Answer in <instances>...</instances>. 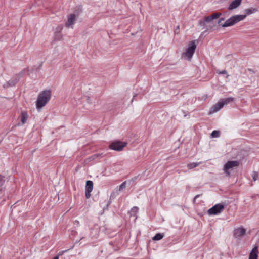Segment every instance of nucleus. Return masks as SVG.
<instances>
[{
  "label": "nucleus",
  "instance_id": "obj_5",
  "mask_svg": "<svg viewBox=\"0 0 259 259\" xmlns=\"http://www.w3.org/2000/svg\"><path fill=\"white\" fill-rule=\"evenodd\" d=\"M225 206L223 204L219 203L214 205L207 211L209 215H218L224 209Z\"/></svg>",
  "mask_w": 259,
  "mask_h": 259
},
{
  "label": "nucleus",
  "instance_id": "obj_11",
  "mask_svg": "<svg viewBox=\"0 0 259 259\" xmlns=\"http://www.w3.org/2000/svg\"><path fill=\"white\" fill-rule=\"evenodd\" d=\"M246 230L243 228H238L234 231V236L235 238H239L244 236L245 234Z\"/></svg>",
  "mask_w": 259,
  "mask_h": 259
},
{
  "label": "nucleus",
  "instance_id": "obj_13",
  "mask_svg": "<svg viewBox=\"0 0 259 259\" xmlns=\"http://www.w3.org/2000/svg\"><path fill=\"white\" fill-rule=\"evenodd\" d=\"M242 2V0H233L230 4L228 9L229 10H232L238 7Z\"/></svg>",
  "mask_w": 259,
  "mask_h": 259
},
{
  "label": "nucleus",
  "instance_id": "obj_9",
  "mask_svg": "<svg viewBox=\"0 0 259 259\" xmlns=\"http://www.w3.org/2000/svg\"><path fill=\"white\" fill-rule=\"evenodd\" d=\"M28 117L29 115L27 112L25 111H22L19 116L21 123H18V125H23L25 124L26 123Z\"/></svg>",
  "mask_w": 259,
  "mask_h": 259
},
{
  "label": "nucleus",
  "instance_id": "obj_25",
  "mask_svg": "<svg viewBox=\"0 0 259 259\" xmlns=\"http://www.w3.org/2000/svg\"><path fill=\"white\" fill-rule=\"evenodd\" d=\"M62 28H63V27H62V26H59V27H58V29H59V31H61V30L62 29Z\"/></svg>",
  "mask_w": 259,
  "mask_h": 259
},
{
  "label": "nucleus",
  "instance_id": "obj_15",
  "mask_svg": "<svg viewBox=\"0 0 259 259\" xmlns=\"http://www.w3.org/2000/svg\"><path fill=\"white\" fill-rule=\"evenodd\" d=\"M139 208L136 206H134L131 208L130 211L128 212L130 216H133L135 217V219L137 218V214L138 212Z\"/></svg>",
  "mask_w": 259,
  "mask_h": 259
},
{
  "label": "nucleus",
  "instance_id": "obj_19",
  "mask_svg": "<svg viewBox=\"0 0 259 259\" xmlns=\"http://www.w3.org/2000/svg\"><path fill=\"white\" fill-rule=\"evenodd\" d=\"M162 239V234L160 233L157 234L153 237L154 240H159Z\"/></svg>",
  "mask_w": 259,
  "mask_h": 259
},
{
  "label": "nucleus",
  "instance_id": "obj_6",
  "mask_svg": "<svg viewBox=\"0 0 259 259\" xmlns=\"http://www.w3.org/2000/svg\"><path fill=\"white\" fill-rule=\"evenodd\" d=\"M127 145L125 142H121L119 141H116L113 142L109 145L110 149L118 151H122L124 147Z\"/></svg>",
  "mask_w": 259,
  "mask_h": 259
},
{
  "label": "nucleus",
  "instance_id": "obj_28",
  "mask_svg": "<svg viewBox=\"0 0 259 259\" xmlns=\"http://www.w3.org/2000/svg\"><path fill=\"white\" fill-rule=\"evenodd\" d=\"M2 179H3V177L0 175V181L2 180Z\"/></svg>",
  "mask_w": 259,
  "mask_h": 259
},
{
  "label": "nucleus",
  "instance_id": "obj_14",
  "mask_svg": "<svg viewBox=\"0 0 259 259\" xmlns=\"http://www.w3.org/2000/svg\"><path fill=\"white\" fill-rule=\"evenodd\" d=\"M258 253L257 247H254L249 254V259H257Z\"/></svg>",
  "mask_w": 259,
  "mask_h": 259
},
{
  "label": "nucleus",
  "instance_id": "obj_20",
  "mask_svg": "<svg viewBox=\"0 0 259 259\" xmlns=\"http://www.w3.org/2000/svg\"><path fill=\"white\" fill-rule=\"evenodd\" d=\"M126 187V181H124V182H123L119 186V189H118V191H122V190H123L124 189H125Z\"/></svg>",
  "mask_w": 259,
  "mask_h": 259
},
{
  "label": "nucleus",
  "instance_id": "obj_2",
  "mask_svg": "<svg viewBox=\"0 0 259 259\" xmlns=\"http://www.w3.org/2000/svg\"><path fill=\"white\" fill-rule=\"evenodd\" d=\"M51 91L50 90H44L40 92L36 102V108L40 109L45 106L50 100Z\"/></svg>",
  "mask_w": 259,
  "mask_h": 259
},
{
  "label": "nucleus",
  "instance_id": "obj_10",
  "mask_svg": "<svg viewBox=\"0 0 259 259\" xmlns=\"http://www.w3.org/2000/svg\"><path fill=\"white\" fill-rule=\"evenodd\" d=\"M76 21V17L74 14H71L68 16L67 21L65 24L67 27L73 28L72 25Z\"/></svg>",
  "mask_w": 259,
  "mask_h": 259
},
{
  "label": "nucleus",
  "instance_id": "obj_1",
  "mask_svg": "<svg viewBox=\"0 0 259 259\" xmlns=\"http://www.w3.org/2000/svg\"><path fill=\"white\" fill-rule=\"evenodd\" d=\"M255 11V9L252 8L247 9L245 10V12H246L245 15H236L231 17L230 18L227 19L225 23L222 25L223 27H227L229 26H233L239 22L240 21L244 20L246 17V15H249L253 13Z\"/></svg>",
  "mask_w": 259,
  "mask_h": 259
},
{
  "label": "nucleus",
  "instance_id": "obj_17",
  "mask_svg": "<svg viewBox=\"0 0 259 259\" xmlns=\"http://www.w3.org/2000/svg\"><path fill=\"white\" fill-rule=\"evenodd\" d=\"M212 138H217L220 136V132L218 131H213L211 134Z\"/></svg>",
  "mask_w": 259,
  "mask_h": 259
},
{
  "label": "nucleus",
  "instance_id": "obj_23",
  "mask_svg": "<svg viewBox=\"0 0 259 259\" xmlns=\"http://www.w3.org/2000/svg\"><path fill=\"white\" fill-rule=\"evenodd\" d=\"M179 26H177V29H176L175 30V32L176 33L178 34V33H179Z\"/></svg>",
  "mask_w": 259,
  "mask_h": 259
},
{
  "label": "nucleus",
  "instance_id": "obj_8",
  "mask_svg": "<svg viewBox=\"0 0 259 259\" xmlns=\"http://www.w3.org/2000/svg\"><path fill=\"white\" fill-rule=\"evenodd\" d=\"M93 189V183L92 181L88 180L86 182L85 195V197L88 199L91 197V192Z\"/></svg>",
  "mask_w": 259,
  "mask_h": 259
},
{
  "label": "nucleus",
  "instance_id": "obj_22",
  "mask_svg": "<svg viewBox=\"0 0 259 259\" xmlns=\"http://www.w3.org/2000/svg\"><path fill=\"white\" fill-rule=\"evenodd\" d=\"M220 74H226L227 73V71L225 70H222V71H220Z\"/></svg>",
  "mask_w": 259,
  "mask_h": 259
},
{
  "label": "nucleus",
  "instance_id": "obj_12",
  "mask_svg": "<svg viewBox=\"0 0 259 259\" xmlns=\"http://www.w3.org/2000/svg\"><path fill=\"white\" fill-rule=\"evenodd\" d=\"M221 14L220 13H213L209 16L205 17L204 18L205 21L206 23H211L213 20L218 18L221 16Z\"/></svg>",
  "mask_w": 259,
  "mask_h": 259
},
{
  "label": "nucleus",
  "instance_id": "obj_27",
  "mask_svg": "<svg viewBox=\"0 0 259 259\" xmlns=\"http://www.w3.org/2000/svg\"><path fill=\"white\" fill-rule=\"evenodd\" d=\"M53 259H59V257L58 256H56L54 257Z\"/></svg>",
  "mask_w": 259,
  "mask_h": 259
},
{
  "label": "nucleus",
  "instance_id": "obj_7",
  "mask_svg": "<svg viewBox=\"0 0 259 259\" xmlns=\"http://www.w3.org/2000/svg\"><path fill=\"white\" fill-rule=\"evenodd\" d=\"M239 165V162L237 161H230L226 163L224 167V171L227 175H229V170L233 167H237Z\"/></svg>",
  "mask_w": 259,
  "mask_h": 259
},
{
  "label": "nucleus",
  "instance_id": "obj_18",
  "mask_svg": "<svg viewBox=\"0 0 259 259\" xmlns=\"http://www.w3.org/2000/svg\"><path fill=\"white\" fill-rule=\"evenodd\" d=\"M251 177L254 181L257 180L258 178V174L257 172L253 171L251 174Z\"/></svg>",
  "mask_w": 259,
  "mask_h": 259
},
{
  "label": "nucleus",
  "instance_id": "obj_3",
  "mask_svg": "<svg viewBox=\"0 0 259 259\" xmlns=\"http://www.w3.org/2000/svg\"><path fill=\"white\" fill-rule=\"evenodd\" d=\"M197 40L191 41L188 44V48L182 54V57L190 61L193 56L197 46Z\"/></svg>",
  "mask_w": 259,
  "mask_h": 259
},
{
  "label": "nucleus",
  "instance_id": "obj_26",
  "mask_svg": "<svg viewBox=\"0 0 259 259\" xmlns=\"http://www.w3.org/2000/svg\"><path fill=\"white\" fill-rule=\"evenodd\" d=\"M199 195H197L195 197V198H194V201H195V200H196V198H198V197H199Z\"/></svg>",
  "mask_w": 259,
  "mask_h": 259
},
{
  "label": "nucleus",
  "instance_id": "obj_4",
  "mask_svg": "<svg viewBox=\"0 0 259 259\" xmlns=\"http://www.w3.org/2000/svg\"><path fill=\"white\" fill-rule=\"evenodd\" d=\"M233 100L234 98L232 97L222 99L211 107L209 111V114L214 113L219 111L225 105L233 101Z\"/></svg>",
  "mask_w": 259,
  "mask_h": 259
},
{
  "label": "nucleus",
  "instance_id": "obj_24",
  "mask_svg": "<svg viewBox=\"0 0 259 259\" xmlns=\"http://www.w3.org/2000/svg\"><path fill=\"white\" fill-rule=\"evenodd\" d=\"M224 18H221V19L219 20V21H218V24L220 23H221V22L222 21H224Z\"/></svg>",
  "mask_w": 259,
  "mask_h": 259
},
{
  "label": "nucleus",
  "instance_id": "obj_21",
  "mask_svg": "<svg viewBox=\"0 0 259 259\" xmlns=\"http://www.w3.org/2000/svg\"><path fill=\"white\" fill-rule=\"evenodd\" d=\"M205 23H206V22L205 21V19H204L203 21H201V20L199 21V25L200 26H204Z\"/></svg>",
  "mask_w": 259,
  "mask_h": 259
},
{
  "label": "nucleus",
  "instance_id": "obj_16",
  "mask_svg": "<svg viewBox=\"0 0 259 259\" xmlns=\"http://www.w3.org/2000/svg\"><path fill=\"white\" fill-rule=\"evenodd\" d=\"M200 163L201 162H200ZM199 163L193 162V163L188 164L187 166L189 169H192V168H194L196 167V166H197L199 165Z\"/></svg>",
  "mask_w": 259,
  "mask_h": 259
}]
</instances>
